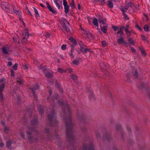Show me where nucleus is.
<instances>
[{
  "mask_svg": "<svg viewBox=\"0 0 150 150\" xmlns=\"http://www.w3.org/2000/svg\"><path fill=\"white\" fill-rule=\"evenodd\" d=\"M71 112L69 105L66 104L65 106L64 120L65 122L66 127V135L67 137L69 139L68 141L70 144L67 146L68 149H74L75 150L73 145V143L75 141V136L73 134L74 125L72 124L71 118Z\"/></svg>",
  "mask_w": 150,
  "mask_h": 150,
  "instance_id": "f257e3e1",
  "label": "nucleus"
},
{
  "mask_svg": "<svg viewBox=\"0 0 150 150\" xmlns=\"http://www.w3.org/2000/svg\"><path fill=\"white\" fill-rule=\"evenodd\" d=\"M48 118L51 127L56 126L57 124L58 123V121L56 119V114L53 110L51 113L48 115Z\"/></svg>",
  "mask_w": 150,
  "mask_h": 150,
  "instance_id": "f03ea898",
  "label": "nucleus"
},
{
  "mask_svg": "<svg viewBox=\"0 0 150 150\" xmlns=\"http://www.w3.org/2000/svg\"><path fill=\"white\" fill-rule=\"evenodd\" d=\"M129 8H132V12H134L136 11V10L135 8L137 9V7H135L134 5L132 2H130L127 3L124 8L121 6L120 8V9L122 12H125Z\"/></svg>",
  "mask_w": 150,
  "mask_h": 150,
  "instance_id": "7ed1b4c3",
  "label": "nucleus"
},
{
  "mask_svg": "<svg viewBox=\"0 0 150 150\" xmlns=\"http://www.w3.org/2000/svg\"><path fill=\"white\" fill-rule=\"evenodd\" d=\"M5 79L4 78H1L0 79V84L1 83L0 85V100L1 101L4 99L3 94L1 93L3 92L5 87Z\"/></svg>",
  "mask_w": 150,
  "mask_h": 150,
  "instance_id": "20e7f679",
  "label": "nucleus"
},
{
  "mask_svg": "<svg viewBox=\"0 0 150 150\" xmlns=\"http://www.w3.org/2000/svg\"><path fill=\"white\" fill-rule=\"evenodd\" d=\"M60 29L64 32H67L68 33L69 32H70L71 27L69 23V25H62V27L61 26L60 27Z\"/></svg>",
  "mask_w": 150,
  "mask_h": 150,
  "instance_id": "39448f33",
  "label": "nucleus"
},
{
  "mask_svg": "<svg viewBox=\"0 0 150 150\" xmlns=\"http://www.w3.org/2000/svg\"><path fill=\"white\" fill-rule=\"evenodd\" d=\"M22 35L24 37L22 38L21 42L23 44H25L27 41V38L29 36L27 31L26 30L24 31L22 33Z\"/></svg>",
  "mask_w": 150,
  "mask_h": 150,
  "instance_id": "423d86ee",
  "label": "nucleus"
},
{
  "mask_svg": "<svg viewBox=\"0 0 150 150\" xmlns=\"http://www.w3.org/2000/svg\"><path fill=\"white\" fill-rule=\"evenodd\" d=\"M77 117L79 120L81 122L85 123L86 122L85 115L83 113H78L77 115Z\"/></svg>",
  "mask_w": 150,
  "mask_h": 150,
  "instance_id": "0eeeda50",
  "label": "nucleus"
},
{
  "mask_svg": "<svg viewBox=\"0 0 150 150\" xmlns=\"http://www.w3.org/2000/svg\"><path fill=\"white\" fill-rule=\"evenodd\" d=\"M34 131L36 132V135H39V131L36 130L34 127H28L27 130L26 131L27 134L29 135L32 134V132L31 131Z\"/></svg>",
  "mask_w": 150,
  "mask_h": 150,
  "instance_id": "6e6552de",
  "label": "nucleus"
},
{
  "mask_svg": "<svg viewBox=\"0 0 150 150\" xmlns=\"http://www.w3.org/2000/svg\"><path fill=\"white\" fill-rule=\"evenodd\" d=\"M1 8L4 10H5L7 12H10L9 9V4L8 2H3L1 3Z\"/></svg>",
  "mask_w": 150,
  "mask_h": 150,
  "instance_id": "1a4fd4ad",
  "label": "nucleus"
},
{
  "mask_svg": "<svg viewBox=\"0 0 150 150\" xmlns=\"http://www.w3.org/2000/svg\"><path fill=\"white\" fill-rule=\"evenodd\" d=\"M111 139V134L108 132H105L103 133V141L106 140L110 141Z\"/></svg>",
  "mask_w": 150,
  "mask_h": 150,
  "instance_id": "9d476101",
  "label": "nucleus"
},
{
  "mask_svg": "<svg viewBox=\"0 0 150 150\" xmlns=\"http://www.w3.org/2000/svg\"><path fill=\"white\" fill-rule=\"evenodd\" d=\"M81 150H94L93 144L91 143L88 146L84 144L83 148Z\"/></svg>",
  "mask_w": 150,
  "mask_h": 150,
  "instance_id": "9b49d317",
  "label": "nucleus"
},
{
  "mask_svg": "<svg viewBox=\"0 0 150 150\" xmlns=\"http://www.w3.org/2000/svg\"><path fill=\"white\" fill-rule=\"evenodd\" d=\"M45 131L46 133L47 134L46 137L47 140L52 141V138H54V137L49 135V129L47 128H45Z\"/></svg>",
  "mask_w": 150,
  "mask_h": 150,
  "instance_id": "f8f14e48",
  "label": "nucleus"
},
{
  "mask_svg": "<svg viewBox=\"0 0 150 150\" xmlns=\"http://www.w3.org/2000/svg\"><path fill=\"white\" fill-rule=\"evenodd\" d=\"M46 4L47 5V8L49 10L52 12L54 14H56L57 13V12L54 9H53L51 6L48 2H47Z\"/></svg>",
  "mask_w": 150,
  "mask_h": 150,
  "instance_id": "ddd939ff",
  "label": "nucleus"
},
{
  "mask_svg": "<svg viewBox=\"0 0 150 150\" xmlns=\"http://www.w3.org/2000/svg\"><path fill=\"white\" fill-rule=\"evenodd\" d=\"M132 76L135 79H137L138 77V74L137 70L134 69L132 70Z\"/></svg>",
  "mask_w": 150,
  "mask_h": 150,
  "instance_id": "4468645a",
  "label": "nucleus"
},
{
  "mask_svg": "<svg viewBox=\"0 0 150 150\" xmlns=\"http://www.w3.org/2000/svg\"><path fill=\"white\" fill-rule=\"evenodd\" d=\"M60 23L62 25H69V23L67 21V20L65 18H62V20L60 21Z\"/></svg>",
  "mask_w": 150,
  "mask_h": 150,
  "instance_id": "2eb2a0df",
  "label": "nucleus"
},
{
  "mask_svg": "<svg viewBox=\"0 0 150 150\" xmlns=\"http://www.w3.org/2000/svg\"><path fill=\"white\" fill-rule=\"evenodd\" d=\"M39 88V86L37 84H36L35 85L33 88H30V89L33 92V94H34L35 96L36 95L35 91L37 90Z\"/></svg>",
  "mask_w": 150,
  "mask_h": 150,
  "instance_id": "dca6fc26",
  "label": "nucleus"
},
{
  "mask_svg": "<svg viewBox=\"0 0 150 150\" xmlns=\"http://www.w3.org/2000/svg\"><path fill=\"white\" fill-rule=\"evenodd\" d=\"M120 38L117 40V42L119 45H121L123 43L124 41V40L123 38V35H120Z\"/></svg>",
  "mask_w": 150,
  "mask_h": 150,
  "instance_id": "f3484780",
  "label": "nucleus"
},
{
  "mask_svg": "<svg viewBox=\"0 0 150 150\" xmlns=\"http://www.w3.org/2000/svg\"><path fill=\"white\" fill-rule=\"evenodd\" d=\"M124 27H125L124 26H122L121 27L120 29L117 31V34H119L120 35H123L124 33L122 29L124 28Z\"/></svg>",
  "mask_w": 150,
  "mask_h": 150,
  "instance_id": "a211bd4d",
  "label": "nucleus"
},
{
  "mask_svg": "<svg viewBox=\"0 0 150 150\" xmlns=\"http://www.w3.org/2000/svg\"><path fill=\"white\" fill-rule=\"evenodd\" d=\"M38 69L39 70L41 69L44 74V73L46 72L45 71L47 70V67L46 66L42 67V64H41L40 66L38 67Z\"/></svg>",
  "mask_w": 150,
  "mask_h": 150,
  "instance_id": "6ab92c4d",
  "label": "nucleus"
},
{
  "mask_svg": "<svg viewBox=\"0 0 150 150\" xmlns=\"http://www.w3.org/2000/svg\"><path fill=\"white\" fill-rule=\"evenodd\" d=\"M2 54L7 55L8 54V51L7 49L4 47H3L2 48Z\"/></svg>",
  "mask_w": 150,
  "mask_h": 150,
  "instance_id": "aec40b11",
  "label": "nucleus"
},
{
  "mask_svg": "<svg viewBox=\"0 0 150 150\" xmlns=\"http://www.w3.org/2000/svg\"><path fill=\"white\" fill-rule=\"evenodd\" d=\"M31 124L33 125H38L39 123L38 121V119L37 118H35L31 121Z\"/></svg>",
  "mask_w": 150,
  "mask_h": 150,
  "instance_id": "412c9836",
  "label": "nucleus"
},
{
  "mask_svg": "<svg viewBox=\"0 0 150 150\" xmlns=\"http://www.w3.org/2000/svg\"><path fill=\"white\" fill-rule=\"evenodd\" d=\"M116 129L117 131L120 130L121 132V137H122V127L120 125L117 124L116 125Z\"/></svg>",
  "mask_w": 150,
  "mask_h": 150,
  "instance_id": "4be33fe9",
  "label": "nucleus"
},
{
  "mask_svg": "<svg viewBox=\"0 0 150 150\" xmlns=\"http://www.w3.org/2000/svg\"><path fill=\"white\" fill-rule=\"evenodd\" d=\"M13 42L16 44H20L19 39L18 38L16 37H13Z\"/></svg>",
  "mask_w": 150,
  "mask_h": 150,
  "instance_id": "5701e85b",
  "label": "nucleus"
},
{
  "mask_svg": "<svg viewBox=\"0 0 150 150\" xmlns=\"http://www.w3.org/2000/svg\"><path fill=\"white\" fill-rule=\"evenodd\" d=\"M100 28L102 30L104 33H106L107 32V25L105 24L104 26L102 27L100 25Z\"/></svg>",
  "mask_w": 150,
  "mask_h": 150,
  "instance_id": "b1692460",
  "label": "nucleus"
},
{
  "mask_svg": "<svg viewBox=\"0 0 150 150\" xmlns=\"http://www.w3.org/2000/svg\"><path fill=\"white\" fill-rule=\"evenodd\" d=\"M69 39L72 43L74 44V45L77 44V43L76 41L72 37H69Z\"/></svg>",
  "mask_w": 150,
  "mask_h": 150,
  "instance_id": "393cba45",
  "label": "nucleus"
},
{
  "mask_svg": "<svg viewBox=\"0 0 150 150\" xmlns=\"http://www.w3.org/2000/svg\"><path fill=\"white\" fill-rule=\"evenodd\" d=\"M107 4L108 6V7L110 8H112L113 7V3L112 1H107Z\"/></svg>",
  "mask_w": 150,
  "mask_h": 150,
  "instance_id": "a878e982",
  "label": "nucleus"
},
{
  "mask_svg": "<svg viewBox=\"0 0 150 150\" xmlns=\"http://www.w3.org/2000/svg\"><path fill=\"white\" fill-rule=\"evenodd\" d=\"M45 76L47 78H51L52 77V74L49 72H47L44 73Z\"/></svg>",
  "mask_w": 150,
  "mask_h": 150,
  "instance_id": "bb28decb",
  "label": "nucleus"
},
{
  "mask_svg": "<svg viewBox=\"0 0 150 150\" xmlns=\"http://www.w3.org/2000/svg\"><path fill=\"white\" fill-rule=\"evenodd\" d=\"M18 80L16 81V82L19 84L20 85L22 84L23 82V80L22 78H18Z\"/></svg>",
  "mask_w": 150,
  "mask_h": 150,
  "instance_id": "cd10ccee",
  "label": "nucleus"
},
{
  "mask_svg": "<svg viewBox=\"0 0 150 150\" xmlns=\"http://www.w3.org/2000/svg\"><path fill=\"white\" fill-rule=\"evenodd\" d=\"M129 28V25H127L126 28H125V32H126V34L128 35H130V32L128 30V29Z\"/></svg>",
  "mask_w": 150,
  "mask_h": 150,
  "instance_id": "c85d7f7f",
  "label": "nucleus"
},
{
  "mask_svg": "<svg viewBox=\"0 0 150 150\" xmlns=\"http://www.w3.org/2000/svg\"><path fill=\"white\" fill-rule=\"evenodd\" d=\"M41 105H39V107L38 108V109L39 111V112L41 114H42L44 111V109L42 108H41Z\"/></svg>",
  "mask_w": 150,
  "mask_h": 150,
  "instance_id": "c756f323",
  "label": "nucleus"
},
{
  "mask_svg": "<svg viewBox=\"0 0 150 150\" xmlns=\"http://www.w3.org/2000/svg\"><path fill=\"white\" fill-rule=\"evenodd\" d=\"M93 24L96 26H98V20L97 18H95L94 19L93 21Z\"/></svg>",
  "mask_w": 150,
  "mask_h": 150,
  "instance_id": "7c9ffc66",
  "label": "nucleus"
},
{
  "mask_svg": "<svg viewBox=\"0 0 150 150\" xmlns=\"http://www.w3.org/2000/svg\"><path fill=\"white\" fill-rule=\"evenodd\" d=\"M69 5L64 6V12L66 13L67 14L68 13L69 10Z\"/></svg>",
  "mask_w": 150,
  "mask_h": 150,
  "instance_id": "2f4dec72",
  "label": "nucleus"
},
{
  "mask_svg": "<svg viewBox=\"0 0 150 150\" xmlns=\"http://www.w3.org/2000/svg\"><path fill=\"white\" fill-rule=\"evenodd\" d=\"M70 6L71 7L72 9L75 8V6L74 4V0H72Z\"/></svg>",
  "mask_w": 150,
  "mask_h": 150,
  "instance_id": "473e14b6",
  "label": "nucleus"
},
{
  "mask_svg": "<svg viewBox=\"0 0 150 150\" xmlns=\"http://www.w3.org/2000/svg\"><path fill=\"white\" fill-rule=\"evenodd\" d=\"M70 77L73 80H76L77 79V77L76 74H74L70 75Z\"/></svg>",
  "mask_w": 150,
  "mask_h": 150,
  "instance_id": "72a5a7b5",
  "label": "nucleus"
},
{
  "mask_svg": "<svg viewBox=\"0 0 150 150\" xmlns=\"http://www.w3.org/2000/svg\"><path fill=\"white\" fill-rule=\"evenodd\" d=\"M86 48L84 49L83 47L82 46L80 48V51L81 52H83L84 53H86Z\"/></svg>",
  "mask_w": 150,
  "mask_h": 150,
  "instance_id": "f704fd0d",
  "label": "nucleus"
},
{
  "mask_svg": "<svg viewBox=\"0 0 150 150\" xmlns=\"http://www.w3.org/2000/svg\"><path fill=\"white\" fill-rule=\"evenodd\" d=\"M33 8L34 9V10L35 12V16L36 17H39V15L38 13V10L34 7H33Z\"/></svg>",
  "mask_w": 150,
  "mask_h": 150,
  "instance_id": "c9c22d12",
  "label": "nucleus"
},
{
  "mask_svg": "<svg viewBox=\"0 0 150 150\" xmlns=\"http://www.w3.org/2000/svg\"><path fill=\"white\" fill-rule=\"evenodd\" d=\"M144 29L146 32H148L149 31V28L147 25H144Z\"/></svg>",
  "mask_w": 150,
  "mask_h": 150,
  "instance_id": "e433bc0d",
  "label": "nucleus"
},
{
  "mask_svg": "<svg viewBox=\"0 0 150 150\" xmlns=\"http://www.w3.org/2000/svg\"><path fill=\"white\" fill-rule=\"evenodd\" d=\"M128 41H129V43L131 44H132L133 45H134V40L132 39V38H129L128 39Z\"/></svg>",
  "mask_w": 150,
  "mask_h": 150,
  "instance_id": "4c0bfd02",
  "label": "nucleus"
},
{
  "mask_svg": "<svg viewBox=\"0 0 150 150\" xmlns=\"http://www.w3.org/2000/svg\"><path fill=\"white\" fill-rule=\"evenodd\" d=\"M130 74L129 73H127L126 74V77L127 78V81L128 82L130 83L131 81L129 79Z\"/></svg>",
  "mask_w": 150,
  "mask_h": 150,
  "instance_id": "58836bf2",
  "label": "nucleus"
},
{
  "mask_svg": "<svg viewBox=\"0 0 150 150\" xmlns=\"http://www.w3.org/2000/svg\"><path fill=\"white\" fill-rule=\"evenodd\" d=\"M11 140H8L6 144V147H9L11 146Z\"/></svg>",
  "mask_w": 150,
  "mask_h": 150,
  "instance_id": "ea45409f",
  "label": "nucleus"
},
{
  "mask_svg": "<svg viewBox=\"0 0 150 150\" xmlns=\"http://www.w3.org/2000/svg\"><path fill=\"white\" fill-rule=\"evenodd\" d=\"M18 65L17 63H15L14 65L12 66V68L14 70H16L17 69V67Z\"/></svg>",
  "mask_w": 150,
  "mask_h": 150,
  "instance_id": "a19ab883",
  "label": "nucleus"
},
{
  "mask_svg": "<svg viewBox=\"0 0 150 150\" xmlns=\"http://www.w3.org/2000/svg\"><path fill=\"white\" fill-rule=\"evenodd\" d=\"M112 28L115 31H116L117 30H119V28L117 26H112Z\"/></svg>",
  "mask_w": 150,
  "mask_h": 150,
  "instance_id": "79ce46f5",
  "label": "nucleus"
},
{
  "mask_svg": "<svg viewBox=\"0 0 150 150\" xmlns=\"http://www.w3.org/2000/svg\"><path fill=\"white\" fill-rule=\"evenodd\" d=\"M10 72H11V77L14 76L15 75V72L12 69H11Z\"/></svg>",
  "mask_w": 150,
  "mask_h": 150,
  "instance_id": "37998d69",
  "label": "nucleus"
},
{
  "mask_svg": "<svg viewBox=\"0 0 150 150\" xmlns=\"http://www.w3.org/2000/svg\"><path fill=\"white\" fill-rule=\"evenodd\" d=\"M89 98L90 100H91L92 99H94V96L93 93H92V92H91V93L89 95Z\"/></svg>",
  "mask_w": 150,
  "mask_h": 150,
  "instance_id": "c03bdc74",
  "label": "nucleus"
},
{
  "mask_svg": "<svg viewBox=\"0 0 150 150\" xmlns=\"http://www.w3.org/2000/svg\"><path fill=\"white\" fill-rule=\"evenodd\" d=\"M72 63L76 65H78L79 64V62L76 60H74L72 62Z\"/></svg>",
  "mask_w": 150,
  "mask_h": 150,
  "instance_id": "a18cd8bd",
  "label": "nucleus"
},
{
  "mask_svg": "<svg viewBox=\"0 0 150 150\" xmlns=\"http://www.w3.org/2000/svg\"><path fill=\"white\" fill-rule=\"evenodd\" d=\"M140 49L141 54H142L144 56H145L146 55V52L143 49H142V48H140Z\"/></svg>",
  "mask_w": 150,
  "mask_h": 150,
  "instance_id": "49530a36",
  "label": "nucleus"
},
{
  "mask_svg": "<svg viewBox=\"0 0 150 150\" xmlns=\"http://www.w3.org/2000/svg\"><path fill=\"white\" fill-rule=\"evenodd\" d=\"M57 104L59 105H64V102L61 100H58V101Z\"/></svg>",
  "mask_w": 150,
  "mask_h": 150,
  "instance_id": "de8ad7c7",
  "label": "nucleus"
},
{
  "mask_svg": "<svg viewBox=\"0 0 150 150\" xmlns=\"http://www.w3.org/2000/svg\"><path fill=\"white\" fill-rule=\"evenodd\" d=\"M25 9H26V11L28 12L29 14L30 15V16H32V17H33V15L31 14V13L30 11H29V10L28 9V7L27 6L26 7Z\"/></svg>",
  "mask_w": 150,
  "mask_h": 150,
  "instance_id": "09e8293b",
  "label": "nucleus"
},
{
  "mask_svg": "<svg viewBox=\"0 0 150 150\" xmlns=\"http://www.w3.org/2000/svg\"><path fill=\"white\" fill-rule=\"evenodd\" d=\"M102 45L103 47H105L107 44L106 42L105 41H103L101 42Z\"/></svg>",
  "mask_w": 150,
  "mask_h": 150,
  "instance_id": "8fccbe9b",
  "label": "nucleus"
},
{
  "mask_svg": "<svg viewBox=\"0 0 150 150\" xmlns=\"http://www.w3.org/2000/svg\"><path fill=\"white\" fill-rule=\"evenodd\" d=\"M63 4L64 6H68L67 4V3L66 0H63Z\"/></svg>",
  "mask_w": 150,
  "mask_h": 150,
  "instance_id": "3c124183",
  "label": "nucleus"
},
{
  "mask_svg": "<svg viewBox=\"0 0 150 150\" xmlns=\"http://www.w3.org/2000/svg\"><path fill=\"white\" fill-rule=\"evenodd\" d=\"M67 47V45L64 44L62 46L61 48L62 50H64L66 49Z\"/></svg>",
  "mask_w": 150,
  "mask_h": 150,
  "instance_id": "603ef678",
  "label": "nucleus"
},
{
  "mask_svg": "<svg viewBox=\"0 0 150 150\" xmlns=\"http://www.w3.org/2000/svg\"><path fill=\"white\" fill-rule=\"evenodd\" d=\"M78 43L79 44V46L80 47V48L81 47H82V46H83V45L82 42L81 41H79L78 42Z\"/></svg>",
  "mask_w": 150,
  "mask_h": 150,
  "instance_id": "864d4df0",
  "label": "nucleus"
},
{
  "mask_svg": "<svg viewBox=\"0 0 150 150\" xmlns=\"http://www.w3.org/2000/svg\"><path fill=\"white\" fill-rule=\"evenodd\" d=\"M123 13L124 15L125 19L127 20H129V18L128 17L127 15L125 13V12H123Z\"/></svg>",
  "mask_w": 150,
  "mask_h": 150,
  "instance_id": "5fc2aeb1",
  "label": "nucleus"
},
{
  "mask_svg": "<svg viewBox=\"0 0 150 150\" xmlns=\"http://www.w3.org/2000/svg\"><path fill=\"white\" fill-rule=\"evenodd\" d=\"M100 66L101 69H103L105 66V65L102 63L100 64Z\"/></svg>",
  "mask_w": 150,
  "mask_h": 150,
  "instance_id": "6e6d98bb",
  "label": "nucleus"
},
{
  "mask_svg": "<svg viewBox=\"0 0 150 150\" xmlns=\"http://www.w3.org/2000/svg\"><path fill=\"white\" fill-rule=\"evenodd\" d=\"M57 71L60 73H62L64 72V70L61 68H58L57 69Z\"/></svg>",
  "mask_w": 150,
  "mask_h": 150,
  "instance_id": "4d7b16f0",
  "label": "nucleus"
},
{
  "mask_svg": "<svg viewBox=\"0 0 150 150\" xmlns=\"http://www.w3.org/2000/svg\"><path fill=\"white\" fill-rule=\"evenodd\" d=\"M55 4L56 5V6L57 7L58 9H60V5L57 2L55 3Z\"/></svg>",
  "mask_w": 150,
  "mask_h": 150,
  "instance_id": "13d9d810",
  "label": "nucleus"
},
{
  "mask_svg": "<svg viewBox=\"0 0 150 150\" xmlns=\"http://www.w3.org/2000/svg\"><path fill=\"white\" fill-rule=\"evenodd\" d=\"M99 23L104 25H105V23L103 20L99 19Z\"/></svg>",
  "mask_w": 150,
  "mask_h": 150,
  "instance_id": "bf43d9fd",
  "label": "nucleus"
},
{
  "mask_svg": "<svg viewBox=\"0 0 150 150\" xmlns=\"http://www.w3.org/2000/svg\"><path fill=\"white\" fill-rule=\"evenodd\" d=\"M96 136L97 138H100V135L97 132H96Z\"/></svg>",
  "mask_w": 150,
  "mask_h": 150,
  "instance_id": "052dcab7",
  "label": "nucleus"
},
{
  "mask_svg": "<svg viewBox=\"0 0 150 150\" xmlns=\"http://www.w3.org/2000/svg\"><path fill=\"white\" fill-rule=\"evenodd\" d=\"M13 11L14 13H16L17 15L19 14L18 11L15 10L14 8H13Z\"/></svg>",
  "mask_w": 150,
  "mask_h": 150,
  "instance_id": "680f3d73",
  "label": "nucleus"
},
{
  "mask_svg": "<svg viewBox=\"0 0 150 150\" xmlns=\"http://www.w3.org/2000/svg\"><path fill=\"white\" fill-rule=\"evenodd\" d=\"M73 49H71V53H69L70 56L72 58H73L74 57V56L73 55Z\"/></svg>",
  "mask_w": 150,
  "mask_h": 150,
  "instance_id": "e2e57ef3",
  "label": "nucleus"
},
{
  "mask_svg": "<svg viewBox=\"0 0 150 150\" xmlns=\"http://www.w3.org/2000/svg\"><path fill=\"white\" fill-rule=\"evenodd\" d=\"M20 135L22 138L23 139H25V135L22 132H21L20 133Z\"/></svg>",
  "mask_w": 150,
  "mask_h": 150,
  "instance_id": "0e129e2a",
  "label": "nucleus"
},
{
  "mask_svg": "<svg viewBox=\"0 0 150 150\" xmlns=\"http://www.w3.org/2000/svg\"><path fill=\"white\" fill-rule=\"evenodd\" d=\"M23 68L24 69H26L28 68V66L26 64H23Z\"/></svg>",
  "mask_w": 150,
  "mask_h": 150,
  "instance_id": "69168bd1",
  "label": "nucleus"
},
{
  "mask_svg": "<svg viewBox=\"0 0 150 150\" xmlns=\"http://www.w3.org/2000/svg\"><path fill=\"white\" fill-rule=\"evenodd\" d=\"M67 73H70L72 71V69H67Z\"/></svg>",
  "mask_w": 150,
  "mask_h": 150,
  "instance_id": "338daca9",
  "label": "nucleus"
},
{
  "mask_svg": "<svg viewBox=\"0 0 150 150\" xmlns=\"http://www.w3.org/2000/svg\"><path fill=\"white\" fill-rule=\"evenodd\" d=\"M122 44L124 45V46H127L128 45V43L126 42L124 40L123 42V43Z\"/></svg>",
  "mask_w": 150,
  "mask_h": 150,
  "instance_id": "774afa93",
  "label": "nucleus"
}]
</instances>
